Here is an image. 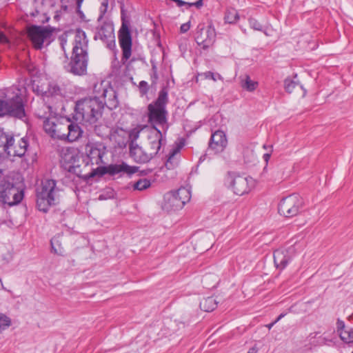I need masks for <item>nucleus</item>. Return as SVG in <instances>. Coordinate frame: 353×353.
Instances as JSON below:
<instances>
[{"instance_id":"1","label":"nucleus","mask_w":353,"mask_h":353,"mask_svg":"<svg viewBox=\"0 0 353 353\" xmlns=\"http://www.w3.org/2000/svg\"><path fill=\"white\" fill-rule=\"evenodd\" d=\"M94 90L97 95L77 102L74 116L75 120L90 125L96 123L102 116L104 104L116 99L112 88H102V85H95Z\"/></svg>"},{"instance_id":"2","label":"nucleus","mask_w":353,"mask_h":353,"mask_svg":"<svg viewBox=\"0 0 353 353\" xmlns=\"http://www.w3.org/2000/svg\"><path fill=\"white\" fill-rule=\"evenodd\" d=\"M79 158V155L74 150H67L62 157L64 163L68 164V170L71 172H74L79 177L83 179L94 177L97 175V172L99 170H100V175L106 173L110 175H114L120 172H125L130 174L135 173L137 171L135 167H131L123 163L119 165L114 164L110 165L108 167L97 168V169H92L90 172L85 173L80 168V165L78 163Z\"/></svg>"},{"instance_id":"3","label":"nucleus","mask_w":353,"mask_h":353,"mask_svg":"<svg viewBox=\"0 0 353 353\" xmlns=\"http://www.w3.org/2000/svg\"><path fill=\"white\" fill-rule=\"evenodd\" d=\"M37 205L39 210L47 212L59 200L60 189L54 179H43L37 188Z\"/></svg>"},{"instance_id":"4","label":"nucleus","mask_w":353,"mask_h":353,"mask_svg":"<svg viewBox=\"0 0 353 353\" xmlns=\"http://www.w3.org/2000/svg\"><path fill=\"white\" fill-rule=\"evenodd\" d=\"M168 102V91L163 88L159 92L157 100L148 107V119L152 124L163 125L167 122L166 105Z\"/></svg>"},{"instance_id":"5","label":"nucleus","mask_w":353,"mask_h":353,"mask_svg":"<svg viewBox=\"0 0 353 353\" xmlns=\"http://www.w3.org/2000/svg\"><path fill=\"white\" fill-rule=\"evenodd\" d=\"M54 30V29L50 26L32 25L28 28L27 36L33 48L41 50L52 41Z\"/></svg>"},{"instance_id":"6","label":"nucleus","mask_w":353,"mask_h":353,"mask_svg":"<svg viewBox=\"0 0 353 353\" xmlns=\"http://www.w3.org/2000/svg\"><path fill=\"white\" fill-rule=\"evenodd\" d=\"M190 192L185 188L169 192L164 196L163 209L168 212L179 210L190 200Z\"/></svg>"},{"instance_id":"7","label":"nucleus","mask_w":353,"mask_h":353,"mask_svg":"<svg viewBox=\"0 0 353 353\" xmlns=\"http://www.w3.org/2000/svg\"><path fill=\"white\" fill-rule=\"evenodd\" d=\"M121 27L119 31V41L122 50L123 63L130 59L132 54V36L130 30V21L125 19L124 10H121Z\"/></svg>"},{"instance_id":"8","label":"nucleus","mask_w":353,"mask_h":353,"mask_svg":"<svg viewBox=\"0 0 353 353\" xmlns=\"http://www.w3.org/2000/svg\"><path fill=\"white\" fill-rule=\"evenodd\" d=\"M23 197V191L19 190L12 183L1 181L0 183V203L10 206L19 203Z\"/></svg>"},{"instance_id":"9","label":"nucleus","mask_w":353,"mask_h":353,"mask_svg":"<svg viewBox=\"0 0 353 353\" xmlns=\"http://www.w3.org/2000/svg\"><path fill=\"white\" fill-rule=\"evenodd\" d=\"M303 205L302 198L297 194H293L283 198L279 204V212L285 217L296 215Z\"/></svg>"},{"instance_id":"10","label":"nucleus","mask_w":353,"mask_h":353,"mask_svg":"<svg viewBox=\"0 0 353 353\" xmlns=\"http://www.w3.org/2000/svg\"><path fill=\"white\" fill-rule=\"evenodd\" d=\"M68 124V119H47L44 121L43 129L52 138L63 140Z\"/></svg>"},{"instance_id":"11","label":"nucleus","mask_w":353,"mask_h":353,"mask_svg":"<svg viewBox=\"0 0 353 353\" xmlns=\"http://www.w3.org/2000/svg\"><path fill=\"white\" fill-rule=\"evenodd\" d=\"M94 39L101 41L108 49L113 50L116 46L113 23L103 21L97 28Z\"/></svg>"},{"instance_id":"12","label":"nucleus","mask_w":353,"mask_h":353,"mask_svg":"<svg viewBox=\"0 0 353 353\" xmlns=\"http://www.w3.org/2000/svg\"><path fill=\"white\" fill-rule=\"evenodd\" d=\"M198 29L195 37L197 44L202 46L203 48L212 46L216 39V31L214 27L209 25L205 28L203 25H199Z\"/></svg>"},{"instance_id":"13","label":"nucleus","mask_w":353,"mask_h":353,"mask_svg":"<svg viewBox=\"0 0 353 353\" xmlns=\"http://www.w3.org/2000/svg\"><path fill=\"white\" fill-rule=\"evenodd\" d=\"M228 179L234 192L240 196L249 192L253 185V180L251 177L240 175L229 176Z\"/></svg>"},{"instance_id":"14","label":"nucleus","mask_w":353,"mask_h":353,"mask_svg":"<svg viewBox=\"0 0 353 353\" xmlns=\"http://www.w3.org/2000/svg\"><path fill=\"white\" fill-rule=\"evenodd\" d=\"M88 61V55L72 54L71 61L65 68L74 75H83L86 72Z\"/></svg>"},{"instance_id":"15","label":"nucleus","mask_w":353,"mask_h":353,"mask_svg":"<svg viewBox=\"0 0 353 353\" xmlns=\"http://www.w3.org/2000/svg\"><path fill=\"white\" fill-rule=\"evenodd\" d=\"M8 116L21 120L26 118V114L21 96L17 94L12 99H8Z\"/></svg>"},{"instance_id":"16","label":"nucleus","mask_w":353,"mask_h":353,"mask_svg":"<svg viewBox=\"0 0 353 353\" xmlns=\"http://www.w3.org/2000/svg\"><path fill=\"white\" fill-rule=\"evenodd\" d=\"M163 141L162 132L157 128H154L148 135V143L145 146L152 158L159 152Z\"/></svg>"},{"instance_id":"17","label":"nucleus","mask_w":353,"mask_h":353,"mask_svg":"<svg viewBox=\"0 0 353 353\" xmlns=\"http://www.w3.org/2000/svg\"><path fill=\"white\" fill-rule=\"evenodd\" d=\"M85 152L91 164L99 165L103 163L105 148L101 143H88L85 145Z\"/></svg>"},{"instance_id":"18","label":"nucleus","mask_w":353,"mask_h":353,"mask_svg":"<svg viewBox=\"0 0 353 353\" xmlns=\"http://www.w3.org/2000/svg\"><path fill=\"white\" fill-rule=\"evenodd\" d=\"M72 54L88 55V39L85 32L81 29H77L75 32L74 41L72 43Z\"/></svg>"},{"instance_id":"19","label":"nucleus","mask_w":353,"mask_h":353,"mask_svg":"<svg viewBox=\"0 0 353 353\" xmlns=\"http://www.w3.org/2000/svg\"><path fill=\"white\" fill-rule=\"evenodd\" d=\"M227 144L228 140L225 132L222 130H216L211 135L209 149L215 153H219L224 150Z\"/></svg>"},{"instance_id":"20","label":"nucleus","mask_w":353,"mask_h":353,"mask_svg":"<svg viewBox=\"0 0 353 353\" xmlns=\"http://www.w3.org/2000/svg\"><path fill=\"white\" fill-rule=\"evenodd\" d=\"M28 146L29 143L26 137L19 139L17 143H15V140L13 138L11 145H9L6 154L9 157H22L27 152Z\"/></svg>"},{"instance_id":"21","label":"nucleus","mask_w":353,"mask_h":353,"mask_svg":"<svg viewBox=\"0 0 353 353\" xmlns=\"http://www.w3.org/2000/svg\"><path fill=\"white\" fill-rule=\"evenodd\" d=\"M130 154L136 162L139 163H147L152 159L145 147L143 148L136 144L134 141H132L130 145Z\"/></svg>"},{"instance_id":"22","label":"nucleus","mask_w":353,"mask_h":353,"mask_svg":"<svg viewBox=\"0 0 353 353\" xmlns=\"http://www.w3.org/2000/svg\"><path fill=\"white\" fill-rule=\"evenodd\" d=\"M290 259L288 251L286 250L278 249L274 252V262L276 268H285Z\"/></svg>"},{"instance_id":"23","label":"nucleus","mask_w":353,"mask_h":353,"mask_svg":"<svg viewBox=\"0 0 353 353\" xmlns=\"http://www.w3.org/2000/svg\"><path fill=\"white\" fill-rule=\"evenodd\" d=\"M82 132V130L77 124L71 123L70 120L68 119V130L65 133L63 140L68 142L75 141L81 137Z\"/></svg>"},{"instance_id":"24","label":"nucleus","mask_w":353,"mask_h":353,"mask_svg":"<svg viewBox=\"0 0 353 353\" xmlns=\"http://www.w3.org/2000/svg\"><path fill=\"white\" fill-rule=\"evenodd\" d=\"M180 159V148L176 147L172 150L169 157L165 162V167L168 170H173L176 168L179 163Z\"/></svg>"},{"instance_id":"25","label":"nucleus","mask_w":353,"mask_h":353,"mask_svg":"<svg viewBox=\"0 0 353 353\" xmlns=\"http://www.w3.org/2000/svg\"><path fill=\"white\" fill-rule=\"evenodd\" d=\"M13 141V137L6 134L2 129H0V152H4L7 153L9 145Z\"/></svg>"},{"instance_id":"26","label":"nucleus","mask_w":353,"mask_h":353,"mask_svg":"<svg viewBox=\"0 0 353 353\" xmlns=\"http://www.w3.org/2000/svg\"><path fill=\"white\" fill-rule=\"evenodd\" d=\"M218 305V301L213 296H209L203 300H202L200 303V308L205 312H212L214 309L216 308Z\"/></svg>"},{"instance_id":"27","label":"nucleus","mask_w":353,"mask_h":353,"mask_svg":"<svg viewBox=\"0 0 353 353\" xmlns=\"http://www.w3.org/2000/svg\"><path fill=\"white\" fill-rule=\"evenodd\" d=\"M284 83L285 88L288 92L292 93L303 91V96L305 94V91L303 90L302 85H300L296 81L290 79H286Z\"/></svg>"},{"instance_id":"28","label":"nucleus","mask_w":353,"mask_h":353,"mask_svg":"<svg viewBox=\"0 0 353 353\" xmlns=\"http://www.w3.org/2000/svg\"><path fill=\"white\" fill-rule=\"evenodd\" d=\"M241 86L248 92H252L258 86V82L250 79L249 75H244L240 77Z\"/></svg>"},{"instance_id":"29","label":"nucleus","mask_w":353,"mask_h":353,"mask_svg":"<svg viewBox=\"0 0 353 353\" xmlns=\"http://www.w3.org/2000/svg\"><path fill=\"white\" fill-rule=\"evenodd\" d=\"M45 97L48 99L51 98L52 101L54 99H61L62 94L59 86L54 83L50 84L48 90L45 92Z\"/></svg>"},{"instance_id":"30","label":"nucleus","mask_w":353,"mask_h":353,"mask_svg":"<svg viewBox=\"0 0 353 353\" xmlns=\"http://www.w3.org/2000/svg\"><path fill=\"white\" fill-rule=\"evenodd\" d=\"M202 283L206 288H212L218 283V276L214 274H206L202 278Z\"/></svg>"},{"instance_id":"31","label":"nucleus","mask_w":353,"mask_h":353,"mask_svg":"<svg viewBox=\"0 0 353 353\" xmlns=\"http://www.w3.org/2000/svg\"><path fill=\"white\" fill-rule=\"evenodd\" d=\"M224 19L225 23L230 24L236 23L239 19V14L238 11L234 8H229L227 10Z\"/></svg>"},{"instance_id":"32","label":"nucleus","mask_w":353,"mask_h":353,"mask_svg":"<svg viewBox=\"0 0 353 353\" xmlns=\"http://www.w3.org/2000/svg\"><path fill=\"white\" fill-rule=\"evenodd\" d=\"M52 250L53 252L59 255H62L63 253V248L61 246L59 237H54L50 241Z\"/></svg>"},{"instance_id":"33","label":"nucleus","mask_w":353,"mask_h":353,"mask_svg":"<svg viewBox=\"0 0 353 353\" xmlns=\"http://www.w3.org/2000/svg\"><path fill=\"white\" fill-rule=\"evenodd\" d=\"M340 338L342 341L347 343H353V330H341L340 332Z\"/></svg>"},{"instance_id":"34","label":"nucleus","mask_w":353,"mask_h":353,"mask_svg":"<svg viewBox=\"0 0 353 353\" xmlns=\"http://www.w3.org/2000/svg\"><path fill=\"white\" fill-rule=\"evenodd\" d=\"M150 181L146 179H139L138 181L134 183L133 188L134 190H143L150 186Z\"/></svg>"},{"instance_id":"35","label":"nucleus","mask_w":353,"mask_h":353,"mask_svg":"<svg viewBox=\"0 0 353 353\" xmlns=\"http://www.w3.org/2000/svg\"><path fill=\"white\" fill-rule=\"evenodd\" d=\"M11 325V319L3 313H0V332Z\"/></svg>"},{"instance_id":"36","label":"nucleus","mask_w":353,"mask_h":353,"mask_svg":"<svg viewBox=\"0 0 353 353\" xmlns=\"http://www.w3.org/2000/svg\"><path fill=\"white\" fill-rule=\"evenodd\" d=\"M172 1L176 2L179 7H181V6L185 5V6H188V7L195 6L197 8H200L203 6V0H198L194 3H189V2H186V1H184L182 0H172Z\"/></svg>"},{"instance_id":"37","label":"nucleus","mask_w":353,"mask_h":353,"mask_svg":"<svg viewBox=\"0 0 353 353\" xmlns=\"http://www.w3.org/2000/svg\"><path fill=\"white\" fill-rule=\"evenodd\" d=\"M101 6L99 8L100 14L98 17L97 21L99 22L103 18L108 7V0H100Z\"/></svg>"},{"instance_id":"38","label":"nucleus","mask_w":353,"mask_h":353,"mask_svg":"<svg viewBox=\"0 0 353 353\" xmlns=\"http://www.w3.org/2000/svg\"><path fill=\"white\" fill-rule=\"evenodd\" d=\"M8 99L3 100L0 99V117L8 116Z\"/></svg>"},{"instance_id":"39","label":"nucleus","mask_w":353,"mask_h":353,"mask_svg":"<svg viewBox=\"0 0 353 353\" xmlns=\"http://www.w3.org/2000/svg\"><path fill=\"white\" fill-rule=\"evenodd\" d=\"M201 76H203L205 79H210L213 80L214 81H216L217 79L223 81V77L218 73H213L210 71L205 72L204 73H202L201 74Z\"/></svg>"},{"instance_id":"40","label":"nucleus","mask_w":353,"mask_h":353,"mask_svg":"<svg viewBox=\"0 0 353 353\" xmlns=\"http://www.w3.org/2000/svg\"><path fill=\"white\" fill-rule=\"evenodd\" d=\"M249 23L252 29L259 31L262 30V26L256 19L250 18Z\"/></svg>"},{"instance_id":"41","label":"nucleus","mask_w":353,"mask_h":353,"mask_svg":"<svg viewBox=\"0 0 353 353\" xmlns=\"http://www.w3.org/2000/svg\"><path fill=\"white\" fill-rule=\"evenodd\" d=\"M139 88L140 92L143 95L146 94L148 93V90H149L148 84L145 81H141L139 83Z\"/></svg>"},{"instance_id":"42","label":"nucleus","mask_w":353,"mask_h":353,"mask_svg":"<svg viewBox=\"0 0 353 353\" xmlns=\"http://www.w3.org/2000/svg\"><path fill=\"white\" fill-rule=\"evenodd\" d=\"M190 28V26L189 23H183L181 26V28H180L181 32L183 33H185L189 30Z\"/></svg>"},{"instance_id":"43","label":"nucleus","mask_w":353,"mask_h":353,"mask_svg":"<svg viewBox=\"0 0 353 353\" xmlns=\"http://www.w3.org/2000/svg\"><path fill=\"white\" fill-rule=\"evenodd\" d=\"M8 39L6 36L1 32H0V43H7Z\"/></svg>"},{"instance_id":"44","label":"nucleus","mask_w":353,"mask_h":353,"mask_svg":"<svg viewBox=\"0 0 353 353\" xmlns=\"http://www.w3.org/2000/svg\"><path fill=\"white\" fill-rule=\"evenodd\" d=\"M345 327V323L343 321H341V320H338L337 321V327L338 329H341L343 330Z\"/></svg>"},{"instance_id":"45","label":"nucleus","mask_w":353,"mask_h":353,"mask_svg":"<svg viewBox=\"0 0 353 353\" xmlns=\"http://www.w3.org/2000/svg\"><path fill=\"white\" fill-rule=\"evenodd\" d=\"M152 70L154 71V74L152 76V78H154V79H157V68H156V66H153L152 67Z\"/></svg>"},{"instance_id":"46","label":"nucleus","mask_w":353,"mask_h":353,"mask_svg":"<svg viewBox=\"0 0 353 353\" xmlns=\"http://www.w3.org/2000/svg\"><path fill=\"white\" fill-rule=\"evenodd\" d=\"M286 315L285 313L281 314L274 321V323H277L279 321H280L282 318H283Z\"/></svg>"},{"instance_id":"47","label":"nucleus","mask_w":353,"mask_h":353,"mask_svg":"<svg viewBox=\"0 0 353 353\" xmlns=\"http://www.w3.org/2000/svg\"><path fill=\"white\" fill-rule=\"evenodd\" d=\"M270 157V153H266L263 155V159L265 161H268L269 160Z\"/></svg>"},{"instance_id":"48","label":"nucleus","mask_w":353,"mask_h":353,"mask_svg":"<svg viewBox=\"0 0 353 353\" xmlns=\"http://www.w3.org/2000/svg\"><path fill=\"white\" fill-rule=\"evenodd\" d=\"M83 0H77V8L79 9L81 7V3H83Z\"/></svg>"},{"instance_id":"49","label":"nucleus","mask_w":353,"mask_h":353,"mask_svg":"<svg viewBox=\"0 0 353 353\" xmlns=\"http://www.w3.org/2000/svg\"><path fill=\"white\" fill-rule=\"evenodd\" d=\"M130 136H134V139H136L139 136V132H132Z\"/></svg>"},{"instance_id":"50","label":"nucleus","mask_w":353,"mask_h":353,"mask_svg":"<svg viewBox=\"0 0 353 353\" xmlns=\"http://www.w3.org/2000/svg\"><path fill=\"white\" fill-rule=\"evenodd\" d=\"M257 350L256 348L254 347H252L251 349H250V350L248 351V353H256Z\"/></svg>"},{"instance_id":"51","label":"nucleus","mask_w":353,"mask_h":353,"mask_svg":"<svg viewBox=\"0 0 353 353\" xmlns=\"http://www.w3.org/2000/svg\"><path fill=\"white\" fill-rule=\"evenodd\" d=\"M275 323H274V322H272V323H270V324L267 325L266 326L268 327V328L269 330H270V329L272 327V326H273Z\"/></svg>"},{"instance_id":"52","label":"nucleus","mask_w":353,"mask_h":353,"mask_svg":"<svg viewBox=\"0 0 353 353\" xmlns=\"http://www.w3.org/2000/svg\"><path fill=\"white\" fill-rule=\"evenodd\" d=\"M0 285L2 289L3 290H6V288H4L3 285V283H2V281L1 279H0Z\"/></svg>"},{"instance_id":"53","label":"nucleus","mask_w":353,"mask_h":353,"mask_svg":"<svg viewBox=\"0 0 353 353\" xmlns=\"http://www.w3.org/2000/svg\"><path fill=\"white\" fill-rule=\"evenodd\" d=\"M66 43V41H61V46H62V48L64 50V44Z\"/></svg>"},{"instance_id":"54","label":"nucleus","mask_w":353,"mask_h":353,"mask_svg":"<svg viewBox=\"0 0 353 353\" xmlns=\"http://www.w3.org/2000/svg\"><path fill=\"white\" fill-rule=\"evenodd\" d=\"M46 108H47L49 110H51L52 109V105H48Z\"/></svg>"},{"instance_id":"55","label":"nucleus","mask_w":353,"mask_h":353,"mask_svg":"<svg viewBox=\"0 0 353 353\" xmlns=\"http://www.w3.org/2000/svg\"><path fill=\"white\" fill-rule=\"evenodd\" d=\"M88 162L85 164V168L88 167Z\"/></svg>"},{"instance_id":"56","label":"nucleus","mask_w":353,"mask_h":353,"mask_svg":"<svg viewBox=\"0 0 353 353\" xmlns=\"http://www.w3.org/2000/svg\"><path fill=\"white\" fill-rule=\"evenodd\" d=\"M263 148L266 149L267 146L265 145H264Z\"/></svg>"},{"instance_id":"57","label":"nucleus","mask_w":353,"mask_h":353,"mask_svg":"<svg viewBox=\"0 0 353 353\" xmlns=\"http://www.w3.org/2000/svg\"><path fill=\"white\" fill-rule=\"evenodd\" d=\"M61 2H63V0H61Z\"/></svg>"}]
</instances>
